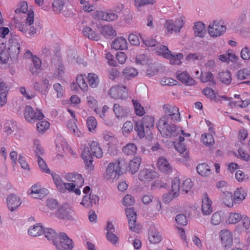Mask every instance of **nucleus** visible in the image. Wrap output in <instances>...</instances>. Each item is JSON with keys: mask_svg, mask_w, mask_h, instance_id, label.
I'll list each match as a JSON object with an SVG mask.
<instances>
[{"mask_svg": "<svg viewBox=\"0 0 250 250\" xmlns=\"http://www.w3.org/2000/svg\"><path fill=\"white\" fill-rule=\"evenodd\" d=\"M90 151L88 148H85L82 153V157L83 160L86 168L90 171L93 169V158L92 154L98 158H101L103 155V152L100 147L99 143L93 141L90 145Z\"/></svg>", "mask_w": 250, "mask_h": 250, "instance_id": "obj_1", "label": "nucleus"}, {"mask_svg": "<svg viewBox=\"0 0 250 250\" xmlns=\"http://www.w3.org/2000/svg\"><path fill=\"white\" fill-rule=\"evenodd\" d=\"M138 74L136 69L133 67H127L125 68L123 71V74L125 78L130 79L134 78Z\"/></svg>", "mask_w": 250, "mask_h": 250, "instance_id": "obj_41", "label": "nucleus"}, {"mask_svg": "<svg viewBox=\"0 0 250 250\" xmlns=\"http://www.w3.org/2000/svg\"><path fill=\"white\" fill-rule=\"evenodd\" d=\"M101 33L106 38L114 37L116 35V32L113 27L109 25H104L101 28Z\"/></svg>", "mask_w": 250, "mask_h": 250, "instance_id": "obj_33", "label": "nucleus"}, {"mask_svg": "<svg viewBox=\"0 0 250 250\" xmlns=\"http://www.w3.org/2000/svg\"><path fill=\"white\" fill-rule=\"evenodd\" d=\"M84 35L89 39L98 41L100 39V36L98 34H96L91 28L86 26L83 30Z\"/></svg>", "mask_w": 250, "mask_h": 250, "instance_id": "obj_36", "label": "nucleus"}, {"mask_svg": "<svg viewBox=\"0 0 250 250\" xmlns=\"http://www.w3.org/2000/svg\"><path fill=\"white\" fill-rule=\"evenodd\" d=\"M64 2L62 0H54L52 3V8L54 12L59 13L62 10Z\"/></svg>", "mask_w": 250, "mask_h": 250, "instance_id": "obj_48", "label": "nucleus"}, {"mask_svg": "<svg viewBox=\"0 0 250 250\" xmlns=\"http://www.w3.org/2000/svg\"><path fill=\"white\" fill-rule=\"evenodd\" d=\"M111 47L115 50H125L127 48V42L123 37L116 38L113 42Z\"/></svg>", "mask_w": 250, "mask_h": 250, "instance_id": "obj_26", "label": "nucleus"}, {"mask_svg": "<svg viewBox=\"0 0 250 250\" xmlns=\"http://www.w3.org/2000/svg\"><path fill=\"white\" fill-rule=\"evenodd\" d=\"M108 95L115 99H125L127 97L126 87L120 85L113 86L109 90Z\"/></svg>", "mask_w": 250, "mask_h": 250, "instance_id": "obj_9", "label": "nucleus"}, {"mask_svg": "<svg viewBox=\"0 0 250 250\" xmlns=\"http://www.w3.org/2000/svg\"><path fill=\"white\" fill-rule=\"evenodd\" d=\"M76 82L78 85L82 90L86 91L88 89L87 84L84 79L83 76V75H81L77 77Z\"/></svg>", "mask_w": 250, "mask_h": 250, "instance_id": "obj_51", "label": "nucleus"}, {"mask_svg": "<svg viewBox=\"0 0 250 250\" xmlns=\"http://www.w3.org/2000/svg\"><path fill=\"white\" fill-rule=\"evenodd\" d=\"M165 58L169 61V63L172 65H180L181 63V60L183 59L184 55L182 53H172L171 51L169 54H165Z\"/></svg>", "mask_w": 250, "mask_h": 250, "instance_id": "obj_25", "label": "nucleus"}, {"mask_svg": "<svg viewBox=\"0 0 250 250\" xmlns=\"http://www.w3.org/2000/svg\"><path fill=\"white\" fill-rule=\"evenodd\" d=\"M242 219V216L240 214L235 212H231L229 213L228 222L229 224H236L239 222Z\"/></svg>", "mask_w": 250, "mask_h": 250, "instance_id": "obj_45", "label": "nucleus"}, {"mask_svg": "<svg viewBox=\"0 0 250 250\" xmlns=\"http://www.w3.org/2000/svg\"><path fill=\"white\" fill-rule=\"evenodd\" d=\"M237 78L240 80H243L250 77V70L244 68L239 70L236 74Z\"/></svg>", "mask_w": 250, "mask_h": 250, "instance_id": "obj_50", "label": "nucleus"}, {"mask_svg": "<svg viewBox=\"0 0 250 250\" xmlns=\"http://www.w3.org/2000/svg\"><path fill=\"white\" fill-rule=\"evenodd\" d=\"M33 22L34 13L33 12H32L28 14L27 17L24 22H20L17 19L14 18L12 21V24L20 31L24 34H26L28 30V26L33 24Z\"/></svg>", "mask_w": 250, "mask_h": 250, "instance_id": "obj_3", "label": "nucleus"}, {"mask_svg": "<svg viewBox=\"0 0 250 250\" xmlns=\"http://www.w3.org/2000/svg\"><path fill=\"white\" fill-rule=\"evenodd\" d=\"M68 181L71 182L68 183V191H72L75 187L80 188L82 187L84 184V179L80 174L69 173L67 175Z\"/></svg>", "mask_w": 250, "mask_h": 250, "instance_id": "obj_10", "label": "nucleus"}, {"mask_svg": "<svg viewBox=\"0 0 250 250\" xmlns=\"http://www.w3.org/2000/svg\"><path fill=\"white\" fill-rule=\"evenodd\" d=\"M32 62L34 67L30 68V71L33 75H38L41 70L42 66V61L41 59L37 56H33Z\"/></svg>", "mask_w": 250, "mask_h": 250, "instance_id": "obj_31", "label": "nucleus"}, {"mask_svg": "<svg viewBox=\"0 0 250 250\" xmlns=\"http://www.w3.org/2000/svg\"><path fill=\"white\" fill-rule=\"evenodd\" d=\"M43 233L45 237L49 240L52 241L54 244V241H56V240L58 239V236L57 233L54 230L50 228H44Z\"/></svg>", "mask_w": 250, "mask_h": 250, "instance_id": "obj_37", "label": "nucleus"}, {"mask_svg": "<svg viewBox=\"0 0 250 250\" xmlns=\"http://www.w3.org/2000/svg\"><path fill=\"white\" fill-rule=\"evenodd\" d=\"M246 193L243 188H238L234 193V202L239 203L245 198Z\"/></svg>", "mask_w": 250, "mask_h": 250, "instance_id": "obj_42", "label": "nucleus"}, {"mask_svg": "<svg viewBox=\"0 0 250 250\" xmlns=\"http://www.w3.org/2000/svg\"><path fill=\"white\" fill-rule=\"evenodd\" d=\"M203 93L211 100L217 101L214 90L210 87H206L202 91Z\"/></svg>", "mask_w": 250, "mask_h": 250, "instance_id": "obj_54", "label": "nucleus"}, {"mask_svg": "<svg viewBox=\"0 0 250 250\" xmlns=\"http://www.w3.org/2000/svg\"><path fill=\"white\" fill-rule=\"evenodd\" d=\"M113 109L116 117L118 119L127 116L128 113V109L118 104H114Z\"/></svg>", "mask_w": 250, "mask_h": 250, "instance_id": "obj_27", "label": "nucleus"}, {"mask_svg": "<svg viewBox=\"0 0 250 250\" xmlns=\"http://www.w3.org/2000/svg\"><path fill=\"white\" fill-rule=\"evenodd\" d=\"M43 229L42 226L37 224L30 228L28 229V233L34 237L40 236L43 233Z\"/></svg>", "mask_w": 250, "mask_h": 250, "instance_id": "obj_34", "label": "nucleus"}, {"mask_svg": "<svg viewBox=\"0 0 250 250\" xmlns=\"http://www.w3.org/2000/svg\"><path fill=\"white\" fill-rule=\"evenodd\" d=\"M142 159L140 157H135L128 164L129 171L131 174H135L139 169Z\"/></svg>", "mask_w": 250, "mask_h": 250, "instance_id": "obj_28", "label": "nucleus"}, {"mask_svg": "<svg viewBox=\"0 0 250 250\" xmlns=\"http://www.w3.org/2000/svg\"><path fill=\"white\" fill-rule=\"evenodd\" d=\"M164 112L167 116L171 117V120L173 122L179 121L180 120V113L179 109L176 106L170 104H165L163 105Z\"/></svg>", "mask_w": 250, "mask_h": 250, "instance_id": "obj_12", "label": "nucleus"}, {"mask_svg": "<svg viewBox=\"0 0 250 250\" xmlns=\"http://www.w3.org/2000/svg\"><path fill=\"white\" fill-rule=\"evenodd\" d=\"M134 130L140 138L145 137H149L152 134L151 131L147 130V132H146V129H145V127L139 121L135 122Z\"/></svg>", "mask_w": 250, "mask_h": 250, "instance_id": "obj_21", "label": "nucleus"}, {"mask_svg": "<svg viewBox=\"0 0 250 250\" xmlns=\"http://www.w3.org/2000/svg\"><path fill=\"white\" fill-rule=\"evenodd\" d=\"M120 175V170L116 167V163H110L106 167L104 178L109 182H113L118 179Z\"/></svg>", "mask_w": 250, "mask_h": 250, "instance_id": "obj_7", "label": "nucleus"}, {"mask_svg": "<svg viewBox=\"0 0 250 250\" xmlns=\"http://www.w3.org/2000/svg\"><path fill=\"white\" fill-rule=\"evenodd\" d=\"M6 201L8 208L11 211L17 209L21 204V201L20 197L13 193L10 194L8 196Z\"/></svg>", "mask_w": 250, "mask_h": 250, "instance_id": "obj_18", "label": "nucleus"}, {"mask_svg": "<svg viewBox=\"0 0 250 250\" xmlns=\"http://www.w3.org/2000/svg\"><path fill=\"white\" fill-rule=\"evenodd\" d=\"M201 139L203 143L206 146H210L214 143V139L212 134H204L201 136Z\"/></svg>", "mask_w": 250, "mask_h": 250, "instance_id": "obj_47", "label": "nucleus"}, {"mask_svg": "<svg viewBox=\"0 0 250 250\" xmlns=\"http://www.w3.org/2000/svg\"><path fill=\"white\" fill-rule=\"evenodd\" d=\"M150 61L148 56L145 54L138 55L136 57V62L137 64L146 65L149 63Z\"/></svg>", "mask_w": 250, "mask_h": 250, "instance_id": "obj_46", "label": "nucleus"}, {"mask_svg": "<svg viewBox=\"0 0 250 250\" xmlns=\"http://www.w3.org/2000/svg\"><path fill=\"white\" fill-rule=\"evenodd\" d=\"M193 184L189 178L184 180L181 185V191L187 193L192 187Z\"/></svg>", "mask_w": 250, "mask_h": 250, "instance_id": "obj_44", "label": "nucleus"}, {"mask_svg": "<svg viewBox=\"0 0 250 250\" xmlns=\"http://www.w3.org/2000/svg\"><path fill=\"white\" fill-rule=\"evenodd\" d=\"M54 245L58 250H71L74 247L72 240L65 233L61 234L56 241H54Z\"/></svg>", "mask_w": 250, "mask_h": 250, "instance_id": "obj_5", "label": "nucleus"}, {"mask_svg": "<svg viewBox=\"0 0 250 250\" xmlns=\"http://www.w3.org/2000/svg\"><path fill=\"white\" fill-rule=\"evenodd\" d=\"M136 114L138 116H142L145 113V110L143 106L136 100H132Z\"/></svg>", "mask_w": 250, "mask_h": 250, "instance_id": "obj_56", "label": "nucleus"}, {"mask_svg": "<svg viewBox=\"0 0 250 250\" xmlns=\"http://www.w3.org/2000/svg\"><path fill=\"white\" fill-rule=\"evenodd\" d=\"M158 167L159 170L163 173H169L172 167L168 161L164 157H160L158 160Z\"/></svg>", "mask_w": 250, "mask_h": 250, "instance_id": "obj_24", "label": "nucleus"}, {"mask_svg": "<svg viewBox=\"0 0 250 250\" xmlns=\"http://www.w3.org/2000/svg\"><path fill=\"white\" fill-rule=\"evenodd\" d=\"M157 128L163 137L168 138L176 137L180 132H183V130L175 124H168L166 117H163L159 120Z\"/></svg>", "mask_w": 250, "mask_h": 250, "instance_id": "obj_2", "label": "nucleus"}, {"mask_svg": "<svg viewBox=\"0 0 250 250\" xmlns=\"http://www.w3.org/2000/svg\"><path fill=\"white\" fill-rule=\"evenodd\" d=\"M87 102L89 106L96 113H98L97 102L94 98L92 96L88 97L87 98Z\"/></svg>", "mask_w": 250, "mask_h": 250, "instance_id": "obj_59", "label": "nucleus"}, {"mask_svg": "<svg viewBox=\"0 0 250 250\" xmlns=\"http://www.w3.org/2000/svg\"><path fill=\"white\" fill-rule=\"evenodd\" d=\"M89 85L92 88L97 87L99 83V79L97 75L94 73H89L87 77Z\"/></svg>", "mask_w": 250, "mask_h": 250, "instance_id": "obj_43", "label": "nucleus"}, {"mask_svg": "<svg viewBox=\"0 0 250 250\" xmlns=\"http://www.w3.org/2000/svg\"><path fill=\"white\" fill-rule=\"evenodd\" d=\"M196 169L199 174L202 176H208L211 174V170L206 163L199 164Z\"/></svg>", "mask_w": 250, "mask_h": 250, "instance_id": "obj_32", "label": "nucleus"}, {"mask_svg": "<svg viewBox=\"0 0 250 250\" xmlns=\"http://www.w3.org/2000/svg\"><path fill=\"white\" fill-rule=\"evenodd\" d=\"M49 123L46 121H42L37 124V129L39 132H43L49 126Z\"/></svg>", "mask_w": 250, "mask_h": 250, "instance_id": "obj_57", "label": "nucleus"}, {"mask_svg": "<svg viewBox=\"0 0 250 250\" xmlns=\"http://www.w3.org/2000/svg\"><path fill=\"white\" fill-rule=\"evenodd\" d=\"M30 194H35L34 198L40 199L44 197L48 194V190L44 188H41L38 184L34 185L28 190Z\"/></svg>", "mask_w": 250, "mask_h": 250, "instance_id": "obj_19", "label": "nucleus"}, {"mask_svg": "<svg viewBox=\"0 0 250 250\" xmlns=\"http://www.w3.org/2000/svg\"><path fill=\"white\" fill-rule=\"evenodd\" d=\"M94 19L103 20L107 21H116L118 18L117 14L112 12H106L102 11H97L92 14Z\"/></svg>", "mask_w": 250, "mask_h": 250, "instance_id": "obj_11", "label": "nucleus"}, {"mask_svg": "<svg viewBox=\"0 0 250 250\" xmlns=\"http://www.w3.org/2000/svg\"><path fill=\"white\" fill-rule=\"evenodd\" d=\"M24 117L28 122L34 123L37 120H40L44 118L42 113L39 110H34L33 108L29 106H26L24 112Z\"/></svg>", "mask_w": 250, "mask_h": 250, "instance_id": "obj_4", "label": "nucleus"}, {"mask_svg": "<svg viewBox=\"0 0 250 250\" xmlns=\"http://www.w3.org/2000/svg\"><path fill=\"white\" fill-rule=\"evenodd\" d=\"M87 126L89 131L92 132L97 127V121L92 116L89 117L87 119Z\"/></svg>", "mask_w": 250, "mask_h": 250, "instance_id": "obj_55", "label": "nucleus"}, {"mask_svg": "<svg viewBox=\"0 0 250 250\" xmlns=\"http://www.w3.org/2000/svg\"><path fill=\"white\" fill-rule=\"evenodd\" d=\"M137 146L134 144H128L123 148V152L126 155H134L137 151Z\"/></svg>", "mask_w": 250, "mask_h": 250, "instance_id": "obj_39", "label": "nucleus"}, {"mask_svg": "<svg viewBox=\"0 0 250 250\" xmlns=\"http://www.w3.org/2000/svg\"><path fill=\"white\" fill-rule=\"evenodd\" d=\"M7 49L11 58H16L20 53V44L16 39H9Z\"/></svg>", "mask_w": 250, "mask_h": 250, "instance_id": "obj_16", "label": "nucleus"}, {"mask_svg": "<svg viewBox=\"0 0 250 250\" xmlns=\"http://www.w3.org/2000/svg\"><path fill=\"white\" fill-rule=\"evenodd\" d=\"M38 163L39 167L43 172L47 173H50L49 169L47 167L46 163L41 157H39V158H38Z\"/></svg>", "mask_w": 250, "mask_h": 250, "instance_id": "obj_64", "label": "nucleus"}, {"mask_svg": "<svg viewBox=\"0 0 250 250\" xmlns=\"http://www.w3.org/2000/svg\"><path fill=\"white\" fill-rule=\"evenodd\" d=\"M211 201L209 199L208 194L205 193L203 194L202 199V211L204 215H209L212 212L211 207Z\"/></svg>", "mask_w": 250, "mask_h": 250, "instance_id": "obj_20", "label": "nucleus"}, {"mask_svg": "<svg viewBox=\"0 0 250 250\" xmlns=\"http://www.w3.org/2000/svg\"><path fill=\"white\" fill-rule=\"evenodd\" d=\"M64 73V66L61 62H59L57 66L56 67L54 75L57 77H62Z\"/></svg>", "mask_w": 250, "mask_h": 250, "instance_id": "obj_60", "label": "nucleus"}, {"mask_svg": "<svg viewBox=\"0 0 250 250\" xmlns=\"http://www.w3.org/2000/svg\"><path fill=\"white\" fill-rule=\"evenodd\" d=\"M125 212L128 220L129 229L133 231L137 232L138 230V227L136 225V213L131 208H126Z\"/></svg>", "mask_w": 250, "mask_h": 250, "instance_id": "obj_14", "label": "nucleus"}, {"mask_svg": "<svg viewBox=\"0 0 250 250\" xmlns=\"http://www.w3.org/2000/svg\"><path fill=\"white\" fill-rule=\"evenodd\" d=\"M157 53L159 55H161L165 58V54L170 53V51L167 46L161 45L157 47Z\"/></svg>", "mask_w": 250, "mask_h": 250, "instance_id": "obj_62", "label": "nucleus"}, {"mask_svg": "<svg viewBox=\"0 0 250 250\" xmlns=\"http://www.w3.org/2000/svg\"><path fill=\"white\" fill-rule=\"evenodd\" d=\"M172 192L174 196H178L180 190H181V184L179 178L175 177L172 182L171 184Z\"/></svg>", "mask_w": 250, "mask_h": 250, "instance_id": "obj_40", "label": "nucleus"}, {"mask_svg": "<svg viewBox=\"0 0 250 250\" xmlns=\"http://www.w3.org/2000/svg\"><path fill=\"white\" fill-rule=\"evenodd\" d=\"M139 122L145 127V129L149 131H151L154 125V118L151 116L146 115L144 116Z\"/></svg>", "mask_w": 250, "mask_h": 250, "instance_id": "obj_29", "label": "nucleus"}, {"mask_svg": "<svg viewBox=\"0 0 250 250\" xmlns=\"http://www.w3.org/2000/svg\"><path fill=\"white\" fill-rule=\"evenodd\" d=\"M222 220V217L221 215V212H216L213 214L211 222V223L214 225L219 224Z\"/></svg>", "mask_w": 250, "mask_h": 250, "instance_id": "obj_61", "label": "nucleus"}, {"mask_svg": "<svg viewBox=\"0 0 250 250\" xmlns=\"http://www.w3.org/2000/svg\"><path fill=\"white\" fill-rule=\"evenodd\" d=\"M218 79L224 83L229 84L231 81V76L228 71H223L218 73Z\"/></svg>", "mask_w": 250, "mask_h": 250, "instance_id": "obj_38", "label": "nucleus"}, {"mask_svg": "<svg viewBox=\"0 0 250 250\" xmlns=\"http://www.w3.org/2000/svg\"><path fill=\"white\" fill-rule=\"evenodd\" d=\"M55 185L58 189L61 192H64L66 190H68V186L69 185H68V183L63 182L62 179L56 182Z\"/></svg>", "mask_w": 250, "mask_h": 250, "instance_id": "obj_63", "label": "nucleus"}, {"mask_svg": "<svg viewBox=\"0 0 250 250\" xmlns=\"http://www.w3.org/2000/svg\"><path fill=\"white\" fill-rule=\"evenodd\" d=\"M193 30L195 36L203 38L205 32L204 24L201 21L196 22L195 23Z\"/></svg>", "mask_w": 250, "mask_h": 250, "instance_id": "obj_35", "label": "nucleus"}, {"mask_svg": "<svg viewBox=\"0 0 250 250\" xmlns=\"http://www.w3.org/2000/svg\"><path fill=\"white\" fill-rule=\"evenodd\" d=\"M208 32L210 36L214 38L222 35L226 30V27L220 22L214 21L208 27Z\"/></svg>", "mask_w": 250, "mask_h": 250, "instance_id": "obj_6", "label": "nucleus"}, {"mask_svg": "<svg viewBox=\"0 0 250 250\" xmlns=\"http://www.w3.org/2000/svg\"><path fill=\"white\" fill-rule=\"evenodd\" d=\"M73 211L67 205L60 207L55 212V216L59 219L70 220L72 219Z\"/></svg>", "mask_w": 250, "mask_h": 250, "instance_id": "obj_13", "label": "nucleus"}, {"mask_svg": "<svg viewBox=\"0 0 250 250\" xmlns=\"http://www.w3.org/2000/svg\"><path fill=\"white\" fill-rule=\"evenodd\" d=\"M201 80L203 83L210 82L212 83L213 84L216 83L213 79V76L212 74L210 72H208L204 74H202L201 76Z\"/></svg>", "mask_w": 250, "mask_h": 250, "instance_id": "obj_52", "label": "nucleus"}, {"mask_svg": "<svg viewBox=\"0 0 250 250\" xmlns=\"http://www.w3.org/2000/svg\"><path fill=\"white\" fill-rule=\"evenodd\" d=\"M157 176V173L155 171L145 168L140 170L139 174V179L144 183H148Z\"/></svg>", "mask_w": 250, "mask_h": 250, "instance_id": "obj_17", "label": "nucleus"}, {"mask_svg": "<svg viewBox=\"0 0 250 250\" xmlns=\"http://www.w3.org/2000/svg\"><path fill=\"white\" fill-rule=\"evenodd\" d=\"M99 197L95 195H91V193L88 195L84 196L82 200L81 204L84 207L89 208L92 207L93 205H96L99 201Z\"/></svg>", "mask_w": 250, "mask_h": 250, "instance_id": "obj_22", "label": "nucleus"}, {"mask_svg": "<svg viewBox=\"0 0 250 250\" xmlns=\"http://www.w3.org/2000/svg\"><path fill=\"white\" fill-rule=\"evenodd\" d=\"M234 199L232 194L228 192L223 199V202L228 207H232L233 205Z\"/></svg>", "mask_w": 250, "mask_h": 250, "instance_id": "obj_58", "label": "nucleus"}, {"mask_svg": "<svg viewBox=\"0 0 250 250\" xmlns=\"http://www.w3.org/2000/svg\"><path fill=\"white\" fill-rule=\"evenodd\" d=\"M161 235L154 227L149 230V241L151 243L156 244L161 241Z\"/></svg>", "mask_w": 250, "mask_h": 250, "instance_id": "obj_30", "label": "nucleus"}, {"mask_svg": "<svg viewBox=\"0 0 250 250\" xmlns=\"http://www.w3.org/2000/svg\"><path fill=\"white\" fill-rule=\"evenodd\" d=\"M176 77L179 81L187 85H192L195 83L194 80L186 71L181 73L178 71L176 73Z\"/></svg>", "mask_w": 250, "mask_h": 250, "instance_id": "obj_23", "label": "nucleus"}, {"mask_svg": "<svg viewBox=\"0 0 250 250\" xmlns=\"http://www.w3.org/2000/svg\"><path fill=\"white\" fill-rule=\"evenodd\" d=\"M67 126L69 129L71 130L73 133L79 137L81 135V132L78 130L77 126L76 124L75 121L74 119H71L67 122Z\"/></svg>", "mask_w": 250, "mask_h": 250, "instance_id": "obj_49", "label": "nucleus"}, {"mask_svg": "<svg viewBox=\"0 0 250 250\" xmlns=\"http://www.w3.org/2000/svg\"><path fill=\"white\" fill-rule=\"evenodd\" d=\"M219 238L223 247L226 250L229 249L233 244L232 233L227 229L221 230L219 232Z\"/></svg>", "mask_w": 250, "mask_h": 250, "instance_id": "obj_8", "label": "nucleus"}, {"mask_svg": "<svg viewBox=\"0 0 250 250\" xmlns=\"http://www.w3.org/2000/svg\"><path fill=\"white\" fill-rule=\"evenodd\" d=\"M183 25V21L180 18L175 21V24L172 21L167 20L165 24V27L168 32L172 33L174 31L176 33H178Z\"/></svg>", "mask_w": 250, "mask_h": 250, "instance_id": "obj_15", "label": "nucleus"}, {"mask_svg": "<svg viewBox=\"0 0 250 250\" xmlns=\"http://www.w3.org/2000/svg\"><path fill=\"white\" fill-rule=\"evenodd\" d=\"M115 163L116 168L120 170V173L122 174V170L126 169L127 168V162L124 159L120 158Z\"/></svg>", "mask_w": 250, "mask_h": 250, "instance_id": "obj_53", "label": "nucleus"}]
</instances>
